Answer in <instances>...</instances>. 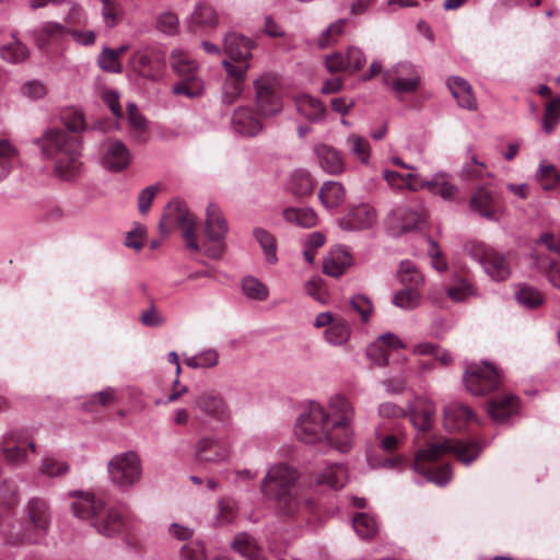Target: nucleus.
Returning <instances> with one entry per match:
<instances>
[{
    "label": "nucleus",
    "instance_id": "obj_1",
    "mask_svg": "<svg viewBox=\"0 0 560 560\" xmlns=\"http://www.w3.org/2000/svg\"><path fill=\"white\" fill-rule=\"evenodd\" d=\"M354 407L341 394L332 395L326 405L311 401L300 415L295 436L304 443H325L347 452L353 442Z\"/></svg>",
    "mask_w": 560,
    "mask_h": 560
},
{
    "label": "nucleus",
    "instance_id": "obj_2",
    "mask_svg": "<svg viewBox=\"0 0 560 560\" xmlns=\"http://www.w3.org/2000/svg\"><path fill=\"white\" fill-rule=\"evenodd\" d=\"M479 452L480 447L476 443L444 440L429 444L427 447L419 450L415 456L412 466L415 471L423 475L427 480L438 486H445L452 478L451 467L443 465L433 470L428 467V464L452 453L458 460L469 465L477 458Z\"/></svg>",
    "mask_w": 560,
    "mask_h": 560
},
{
    "label": "nucleus",
    "instance_id": "obj_3",
    "mask_svg": "<svg viewBox=\"0 0 560 560\" xmlns=\"http://www.w3.org/2000/svg\"><path fill=\"white\" fill-rule=\"evenodd\" d=\"M42 153L55 159L56 174L65 179H73L81 171L79 140L65 128H49L36 140Z\"/></svg>",
    "mask_w": 560,
    "mask_h": 560
},
{
    "label": "nucleus",
    "instance_id": "obj_4",
    "mask_svg": "<svg viewBox=\"0 0 560 560\" xmlns=\"http://www.w3.org/2000/svg\"><path fill=\"white\" fill-rule=\"evenodd\" d=\"M299 472L287 464L272 465L264 479L262 494L275 501L276 510L283 516H293L300 509Z\"/></svg>",
    "mask_w": 560,
    "mask_h": 560
},
{
    "label": "nucleus",
    "instance_id": "obj_5",
    "mask_svg": "<svg viewBox=\"0 0 560 560\" xmlns=\"http://www.w3.org/2000/svg\"><path fill=\"white\" fill-rule=\"evenodd\" d=\"M26 513L30 525L22 530L12 529L5 536L9 545L38 544L46 536L51 523L48 503L43 499L33 498L26 504Z\"/></svg>",
    "mask_w": 560,
    "mask_h": 560
},
{
    "label": "nucleus",
    "instance_id": "obj_6",
    "mask_svg": "<svg viewBox=\"0 0 560 560\" xmlns=\"http://www.w3.org/2000/svg\"><path fill=\"white\" fill-rule=\"evenodd\" d=\"M170 63L173 71L182 79L174 84L172 91L176 95H184L187 98H196L202 95L205 90L203 81L198 75L199 65L189 54L182 49H174L170 56Z\"/></svg>",
    "mask_w": 560,
    "mask_h": 560
},
{
    "label": "nucleus",
    "instance_id": "obj_7",
    "mask_svg": "<svg viewBox=\"0 0 560 560\" xmlns=\"http://www.w3.org/2000/svg\"><path fill=\"white\" fill-rule=\"evenodd\" d=\"M466 254L479 262L490 279L505 281L512 273L510 256L498 252L485 243L471 241L465 245Z\"/></svg>",
    "mask_w": 560,
    "mask_h": 560
},
{
    "label": "nucleus",
    "instance_id": "obj_8",
    "mask_svg": "<svg viewBox=\"0 0 560 560\" xmlns=\"http://www.w3.org/2000/svg\"><path fill=\"white\" fill-rule=\"evenodd\" d=\"M107 472L114 487L129 490L137 486L142 478V460L135 451L117 453L107 463Z\"/></svg>",
    "mask_w": 560,
    "mask_h": 560
},
{
    "label": "nucleus",
    "instance_id": "obj_9",
    "mask_svg": "<svg viewBox=\"0 0 560 560\" xmlns=\"http://www.w3.org/2000/svg\"><path fill=\"white\" fill-rule=\"evenodd\" d=\"M166 224H176L182 230L187 248L196 253L200 250L196 240V218L189 212L185 202L173 200L168 203L163 220L160 223L162 232H166Z\"/></svg>",
    "mask_w": 560,
    "mask_h": 560
},
{
    "label": "nucleus",
    "instance_id": "obj_10",
    "mask_svg": "<svg viewBox=\"0 0 560 560\" xmlns=\"http://www.w3.org/2000/svg\"><path fill=\"white\" fill-rule=\"evenodd\" d=\"M464 382L470 394L482 396L500 386L501 374L490 362L472 363L466 366Z\"/></svg>",
    "mask_w": 560,
    "mask_h": 560
},
{
    "label": "nucleus",
    "instance_id": "obj_11",
    "mask_svg": "<svg viewBox=\"0 0 560 560\" xmlns=\"http://www.w3.org/2000/svg\"><path fill=\"white\" fill-rule=\"evenodd\" d=\"M254 88L256 108L261 117H272L281 113L283 105L278 94V80L275 75L259 77Z\"/></svg>",
    "mask_w": 560,
    "mask_h": 560
},
{
    "label": "nucleus",
    "instance_id": "obj_12",
    "mask_svg": "<svg viewBox=\"0 0 560 560\" xmlns=\"http://www.w3.org/2000/svg\"><path fill=\"white\" fill-rule=\"evenodd\" d=\"M228 232L229 224L223 212L217 205L209 203L206 210L205 234L210 242L215 244L206 249L208 257L218 259L223 255L225 250L223 240Z\"/></svg>",
    "mask_w": 560,
    "mask_h": 560
},
{
    "label": "nucleus",
    "instance_id": "obj_13",
    "mask_svg": "<svg viewBox=\"0 0 560 560\" xmlns=\"http://www.w3.org/2000/svg\"><path fill=\"white\" fill-rule=\"evenodd\" d=\"M384 84L396 94L413 93L420 85V74L409 62H398L383 72Z\"/></svg>",
    "mask_w": 560,
    "mask_h": 560
},
{
    "label": "nucleus",
    "instance_id": "obj_14",
    "mask_svg": "<svg viewBox=\"0 0 560 560\" xmlns=\"http://www.w3.org/2000/svg\"><path fill=\"white\" fill-rule=\"evenodd\" d=\"M194 407L203 417L226 424L232 420V410L224 396L217 390H205L195 400Z\"/></svg>",
    "mask_w": 560,
    "mask_h": 560
},
{
    "label": "nucleus",
    "instance_id": "obj_15",
    "mask_svg": "<svg viewBox=\"0 0 560 560\" xmlns=\"http://www.w3.org/2000/svg\"><path fill=\"white\" fill-rule=\"evenodd\" d=\"M230 455V445L215 436H202L195 445V459L199 464H223Z\"/></svg>",
    "mask_w": 560,
    "mask_h": 560
},
{
    "label": "nucleus",
    "instance_id": "obj_16",
    "mask_svg": "<svg viewBox=\"0 0 560 560\" xmlns=\"http://www.w3.org/2000/svg\"><path fill=\"white\" fill-rule=\"evenodd\" d=\"M132 154L120 140L107 141L102 145V164L109 171L120 172L128 167Z\"/></svg>",
    "mask_w": 560,
    "mask_h": 560
},
{
    "label": "nucleus",
    "instance_id": "obj_17",
    "mask_svg": "<svg viewBox=\"0 0 560 560\" xmlns=\"http://www.w3.org/2000/svg\"><path fill=\"white\" fill-rule=\"evenodd\" d=\"M222 65L228 71V77L223 84L222 98L224 103L233 104L242 95L248 65L235 66L226 60H224Z\"/></svg>",
    "mask_w": 560,
    "mask_h": 560
},
{
    "label": "nucleus",
    "instance_id": "obj_18",
    "mask_svg": "<svg viewBox=\"0 0 560 560\" xmlns=\"http://www.w3.org/2000/svg\"><path fill=\"white\" fill-rule=\"evenodd\" d=\"M406 345L402 340L392 332H386L376 338L366 348V355L377 366H384L388 363L389 350L404 349Z\"/></svg>",
    "mask_w": 560,
    "mask_h": 560
},
{
    "label": "nucleus",
    "instance_id": "obj_19",
    "mask_svg": "<svg viewBox=\"0 0 560 560\" xmlns=\"http://www.w3.org/2000/svg\"><path fill=\"white\" fill-rule=\"evenodd\" d=\"M92 526L98 534L105 537H114L124 530L126 521L119 510L104 505L92 521Z\"/></svg>",
    "mask_w": 560,
    "mask_h": 560
},
{
    "label": "nucleus",
    "instance_id": "obj_20",
    "mask_svg": "<svg viewBox=\"0 0 560 560\" xmlns=\"http://www.w3.org/2000/svg\"><path fill=\"white\" fill-rule=\"evenodd\" d=\"M69 495L74 500L71 503V510L75 517L89 520L91 523L104 508V501L94 494L83 491H71Z\"/></svg>",
    "mask_w": 560,
    "mask_h": 560
},
{
    "label": "nucleus",
    "instance_id": "obj_21",
    "mask_svg": "<svg viewBox=\"0 0 560 560\" xmlns=\"http://www.w3.org/2000/svg\"><path fill=\"white\" fill-rule=\"evenodd\" d=\"M410 420L419 431L431 429L435 418V406L432 400L425 397H417L408 406Z\"/></svg>",
    "mask_w": 560,
    "mask_h": 560
},
{
    "label": "nucleus",
    "instance_id": "obj_22",
    "mask_svg": "<svg viewBox=\"0 0 560 560\" xmlns=\"http://www.w3.org/2000/svg\"><path fill=\"white\" fill-rule=\"evenodd\" d=\"M314 153L318 160L322 170L332 176H337L345 171V160L342 153L334 147L325 143L316 144Z\"/></svg>",
    "mask_w": 560,
    "mask_h": 560
},
{
    "label": "nucleus",
    "instance_id": "obj_23",
    "mask_svg": "<svg viewBox=\"0 0 560 560\" xmlns=\"http://www.w3.org/2000/svg\"><path fill=\"white\" fill-rule=\"evenodd\" d=\"M443 420L447 431L459 432L475 420V415L467 406L454 401L444 408Z\"/></svg>",
    "mask_w": 560,
    "mask_h": 560
},
{
    "label": "nucleus",
    "instance_id": "obj_24",
    "mask_svg": "<svg viewBox=\"0 0 560 560\" xmlns=\"http://www.w3.org/2000/svg\"><path fill=\"white\" fill-rule=\"evenodd\" d=\"M219 16L215 9L206 2L197 3L192 13L187 19V28L191 33L214 28Z\"/></svg>",
    "mask_w": 560,
    "mask_h": 560
},
{
    "label": "nucleus",
    "instance_id": "obj_25",
    "mask_svg": "<svg viewBox=\"0 0 560 560\" xmlns=\"http://www.w3.org/2000/svg\"><path fill=\"white\" fill-rule=\"evenodd\" d=\"M350 252L341 246L334 247L323 262V271L327 276L339 278L352 265Z\"/></svg>",
    "mask_w": 560,
    "mask_h": 560
},
{
    "label": "nucleus",
    "instance_id": "obj_26",
    "mask_svg": "<svg viewBox=\"0 0 560 560\" xmlns=\"http://www.w3.org/2000/svg\"><path fill=\"white\" fill-rule=\"evenodd\" d=\"M253 48L254 42L238 33H229L224 37V51L231 59L247 61Z\"/></svg>",
    "mask_w": 560,
    "mask_h": 560
},
{
    "label": "nucleus",
    "instance_id": "obj_27",
    "mask_svg": "<svg viewBox=\"0 0 560 560\" xmlns=\"http://www.w3.org/2000/svg\"><path fill=\"white\" fill-rule=\"evenodd\" d=\"M375 219V211L370 206L360 205L340 220V226L345 230L368 229L373 225Z\"/></svg>",
    "mask_w": 560,
    "mask_h": 560
},
{
    "label": "nucleus",
    "instance_id": "obj_28",
    "mask_svg": "<svg viewBox=\"0 0 560 560\" xmlns=\"http://www.w3.org/2000/svg\"><path fill=\"white\" fill-rule=\"evenodd\" d=\"M70 28L57 22H45L35 32L34 39L39 49H46L50 43L62 40Z\"/></svg>",
    "mask_w": 560,
    "mask_h": 560
},
{
    "label": "nucleus",
    "instance_id": "obj_29",
    "mask_svg": "<svg viewBox=\"0 0 560 560\" xmlns=\"http://www.w3.org/2000/svg\"><path fill=\"white\" fill-rule=\"evenodd\" d=\"M447 86L457 104L465 109L477 108V100L470 84L460 77H452L447 80Z\"/></svg>",
    "mask_w": 560,
    "mask_h": 560
},
{
    "label": "nucleus",
    "instance_id": "obj_30",
    "mask_svg": "<svg viewBox=\"0 0 560 560\" xmlns=\"http://www.w3.org/2000/svg\"><path fill=\"white\" fill-rule=\"evenodd\" d=\"M232 122L235 130L244 136H257L262 130V124L254 116L248 107H238L235 109Z\"/></svg>",
    "mask_w": 560,
    "mask_h": 560
},
{
    "label": "nucleus",
    "instance_id": "obj_31",
    "mask_svg": "<svg viewBox=\"0 0 560 560\" xmlns=\"http://www.w3.org/2000/svg\"><path fill=\"white\" fill-rule=\"evenodd\" d=\"M315 482L329 489H341L347 482V469L340 464L328 465L316 474Z\"/></svg>",
    "mask_w": 560,
    "mask_h": 560
},
{
    "label": "nucleus",
    "instance_id": "obj_32",
    "mask_svg": "<svg viewBox=\"0 0 560 560\" xmlns=\"http://www.w3.org/2000/svg\"><path fill=\"white\" fill-rule=\"evenodd\" d=\"M518 410V399L514 395H504L489 402V413L495 422H504Z\"/></svg>",
    "mask_w": 560,
    "mask_h": 560
},
{
    "label": "nucleus",
    "instance_id": "obj_33",
    "mask_svg": "<svg viewBox=\"0 0 560 560\" xmlns=\"http://www.w3.org/2000/svg\"><path fill=\"white\" fill-rule=\"evenodd\" d=\"M318 198L326 209H334L342 205L346 200V189L342 184L328 180L322 185L318 191Z\"/></svg>",
    "mask_w": 560,
    "mask_h": 560
},
{
    "label": "nucleus",
    "instance_id": "obj_34",
    "mask_svg": "<svg viewBox=\"0 0 560 560\" xmlns=\"http://www.w3.org/2000/svg\"><path fill=\"white\" fill-rule=\"evenodd\" d=\"M231 548L246 560H266L255 538L247 533L237 534L231 542Z\"/></svg>",
    "mask_w": 560,
    "mask_h": 560
},
{
    "label": "nucleus",
    "instance_id": "obj_35",
    "mask_svg": "<svg viewBox=\"0 0 560 560\" xmlns=\"http://www.w3.org/2000/svg\"><path fill=\"white\" fill-rule=\"evenodd\" d=\"M494 205L493 194L485 187L479 188L470 198L471 209L489 220H497Z\"/></svg>",
    "mask_w": 560,
    "mask_h": 560
},
{
    "label": "nucleus",
    "instance_id": "obj_36",
    "mask_svg": "<svg viewBox=\"0 0 560 560\" xmlns=\"http://www.w3.org/2000/svg\"><path fill=\"white\" fill-rule=\"evenodd\" d=\"M298 112L310 121H319L324 118L326 107L317 98L310 95H300L295 98Z\"/></svg>",
    "mask_w": 560,
    "mask_h": 560
},
{
    "label": "nucleus",
    "instance_id": "obj_37",
    "mask_svg": "<svg viewBox=\"0 0 560 560\" xmlns=\"http://www.w3.org/2000/svg\"><path fill=\"white\" fill-rule=\"evenodd\" d=\"M351 326L342 317L336 319L330 327L324 330V339L327 343L334 347L345 346L351 337Z\"/></svg>",
    "mask_w": 560,
    "mask_h": 560
},
{
    "label": "nucleus",
    "instance_id": "obj_38",
    "mask_svg": "<svg viewBox=\"0 0 560 560\" xmlns=\"http://www.w3.org/2000/svg\"><path fill=\"white\" fill-rule=\"evenodd\" d=\"M514 296L521 306L528 310L538 308L545 302L542 293L526 283L515 285Z\"/></svg>",
    "mask_w": 560,
    "mask_h": 560
},
{
    "label": "nucleus",
    "instance_id": "obj_39",
    "mask_svg": "<svg viewBox=\"0 0 560 560\" xmlns=\"http://www.w3.org/2000/svg\"><path fill=\"white\" fill-rule=\"evenodd\" d=\"M424 188L432 194L440 195L443 199H453L457 194V187L453 185L445 173H438L427 180Z\"/></svg>",
    "mask_w": 560,
    "mask_h": 560
},
{
    "label": "nucleus",
    "instance_id": "obj_40",
    "mask_svg": "<svg viewBox=\"0 0 560 560\" xmlns=\"http://www.w3.org/2000/svg\"><path fill=\"white\" fill-rule=\"evenodd\" d=\"M283 218L289 223L310 229L316 225L317 215L311 208H289L283 211Z\"/></svg>",
    "mask_w": 560,
    "mask_h": 560
},
{
    "label": "nucleus",
    "instance_id": "obj_41",
    "mask_svg": "<svg viewBox=\"0 0 560 560\" xmlns=\"http://www.w3.org/2000/svg\"><path fill=\"white\" fill-rule=\"evenodd\" d=\"M253 234L262 249L266 261L270 265L277 264V243L273 235L261 228L254 229Z\"/></svg>",
    "mask_w": 560,
    "mask_h": 560
},
{
    "label": "nucleus",
    "instance_id": "obj_42",
    "mask_svg": "<svg viewBox=\"0 0 560 560\" xmlns=\"http://www.w3.org/2000/svg\"><path fill=\"white\" fill-rule=\"evenodd\" d=\"M535 176L545 190L560 188V172L550 163L540 162Z\"/></svg>",
    "mask_w": 560,
    "mask_h": 560
},
{
    "label": "nucleus",
    "instance_id": "obj_43",
    "mask_svg": "<svg viewBox=\"0 0 560 560\" xmlns=\"http://www.w3.org/2000/svg\"><path fill=\"white\" fill-rule=\"evenodd\" d=\"M315 182L311 174L305 170H295L291 175L290 189L300 197L307 196L313 192Z\"/></svg>",
    "mask_w": 560,
    "mask_h": 560
},
{
    "label": "nucleus",
    "instance_id": "obj_44",
    "mask_svg": "<svg viewBox=\"0 0 560 560\" xmlns=\"http://www.w3.org/2000/svg\"><path fill=\"white\" fill-rule=\"evenodd\" d=\"M242 292L254 301H265L269 296L268 287L254 276H246L242 280Z\"/></svg>",
    "mask_w": 560,
    "mask_h": 560
},
{
    "label": "nucleus",
    "instance_id": "obj_45",
    "mask_svg": "<svg viewBox=\"0 0 560 560\" xmlns=\"http://www.w3.org/2000/svg\"><path fill=\"white\" fill-rule=\"evenodd\" d=\"M397 277L400 283L404 284L406 288L411 287L420 289L424 281L423 276L411 261L400 262Z\"/></svg>",
    "mask_w": 560,
    "mask_h": 560
},
{
    "label": "nucleus",
    "instance_id": "obj_46",
    "mask_svg": "<svg viewBox=\"0 0 560 560\" xmlns=\"http://www.w3.org/2000/svg\"><path fill=\"white\" fill-rule=\"evenodd\" d=\"M39 474L55 478V477H61L69 471V465L67 462L54 456V455H46L44 456L39 467H38Z\"/></svg>",
    "mask_w": 560,
    "mask_h": 560
},
{
    "label": "nucleus",
    "instance_id": "obj_47",
    "mask_svg": "<svg viewBox=\"0 0 560 560\" xmlns=\"http://www.w3.org/2000/svg\"><path fill=\"white\" fill-rule=\"evenodd\" d=\"M346 19H339L325 28L317 38V46L322 49L336 44L345 32Z\"/></svg>",
    "mask_w": 560,
    "mask_h": 560
},
{
    "label": "nucleus",
    "instance_id": "obj_48",
    "mask_svg": "<svg viewBox=\"0 0 560 560\" xmlns=\"http://www.w3.org/2000/svg\"><path fill=\"white\" fill-rule=\"evenodd\" d=\"M355 533L363 539H371L378 530L375 518L368 513H360L352 520Z\"/></svg>",
    "mask_w": 560,
    "mask_h": 560
},
{
    "label": "nucleus",
    "instance_id": "obj_49",
    "mask_svg": "<svg viewBox=\"0 0 560 560\" xmlns=\"http://www.w3.org/2000/svg\"><path fill=\"white\" fill-rule=\"evenodd\" d=\"M346 143L349 147L351 153L363 164L370 163L371 147L369 141L358 135H349L346 139Z\"/></svg>",
    "mask_w": 560,
    "mask_h": 560
},
{
    "label": "nucleus",
    "instance_id": "obj_50",
    "mask_svg": "<svg viewBox=\"0 0 560 560\" xmlns=\"http://www.w3.org/2000/svg\"><path fill=\"white\" fill-rule=\"evenodd\" d=\"M421 303V293L416 288H404L395 293L393 304L402 310H412Z\"/></svg>",
    "mask_w": 560,
    "mask_h": 560
},
{
    "label": "nucleus",
    "instance_id": "obj_51",
    "mask_svg": "<svg viewBox=\"0 0 560 560\" xmlns=\"http://www.w3.org/2000/svg\"><path fill=\"white\" fill-rule=\"evenodd\" d=\"M185 363L191 369H211L219 363V353L214 349H207L196 355L185 358Z\"/></svg>",
    "mask_w": 560,
    "mask_h": 560
},
{
    "label": "nucleus",
    "instance_id": "obj_52",
    "mask_svg": "<svg viewBox=\"0 0 560 560\" xmlns=\"http://www.w3.org/2000/svg\"><path fill=\"white\" fill-rule=\"evenodd\" d=\"M127 112L130 127L138 132L136 135V140L138 142H145L147 138L143 136V132H145L148 128L145 117L140 113L135 103L127 104Z\"/></svg>",
    "mask_w": 560,
    "mask_h": 560
},
{
    "label": "nucleus",
    "instance_id": "obj_53",
    "mask_svg": "<svg viewBox=\"0 0 560 560\" xmlns=\"http://www.w3.org/2000/svg\"><path fill=\"white\" fill-rule=\"evenodd\" d=\"M0 55L3 60L18 63L28 57V49L20 40L14 39L1 47Z\"/></svg>",
    "mask_w": 560,
    "mask_h": 560
},
{
    "label": "nucleus",
    "instance_id": "obj_54",
    "mask_svg": "<svg viewBox=\"0 0 560 560\" xmlns=\"http://www.w3.org/2000/svg\"><path fill=\"white\" fill-rule=\"evenodd\" d=\"M560 122V95L552 98L545 107L542 130L551 133Z\"/></svg>",
    "mask_w": 560,
    "mask_h": 560
},
{
    "label": "nucleus",
    "instance_id": "obj_55",
    "mask_svg": "<svg viewBox=\"0 0 560 560\" xmlns=\"http://www.w3.org/2000/svg\"><path fill=\"white\" fill-rule=\"evenodd\" d=\"M447 296L454 302H464L477 294L475 287L466 279L457 278L447 291Z\"/></svg>",
    "mask_w": 560,
    "mask_h": 560
},
{
    "label": "nucleus",
    "instance_id": "obj_56",
    "mask_svg": "<svg viewBox=\"0 0 560 560\" xmlns=\"http://www.w3.org/2000/svg\"><path fill=\"white\" fill-rule=\"evenodd\" d=\"M133 70L142 78L158 80L160 72L154 70L150 57L147 54L138 52L131 59Z\"/></svg>",
    "mask_w": 560,
    "mask_h": 560
},
{
    "label": "nucleus",
    "instance_id": "obj_57",
    "mask_svg": "<svg viewBox=\"0 0 560 560\" xmlns=\"http://www.w3.org/2000/svg\"><path fill=\"white\" fill-rule=\"evenodd\" d=\"M18 155V150L8 140H0V182H2L11 172L13 160Z\"/></svg>",
    "mask_w": 560,
    "mask_h": 560
},
{
    "label": "nucleus",
    "instance_id": "obj_58",
    "mask_svg": "<svg viewBox=\"0 0 560 560\" xmlns=\"http://www.w3.org/2000/svg\"><path fill=\"white\" fill-rule=\"evenodd\" d=\"M349 306L351 311L359 314L362 323H368L374 312L372 301L363 294H357L350 298Z\"/></svg>",
    "mask_w": 560,
    "mask_h": 560
},
{
    "label": "nucleus",
    "instance_id": "obj_59",
    "mask_svg": "<svg viewBox=\"0 0 560 560\" xmlns=\"http://www.w3.org/2000/svg\"><path fill=\"white\" fill-rule=\"evenodd\" d=\"M98 66L102 70L112 73H119L122 70V65L118 58V51L109 48H104L97 58Z\"/></svg>",
    "mask_w": 560,
    "mask_h": 560
},
{
    "label": "nucleus",
    "instance_id": "obj_60",
    "mask_svg": "<svg viewBox=\"0 0 560 560\" xmlns=\"http://www.w3.org/2000/svg\"><path fill=\"white\" fill-rule=\"evenodd\" d=\"M155 25L163 34L173 36L178 33L179 20L175 13L166 11L158 15Z\"/></svg>",
    "mask_w": 560,
    "mask_h": 560
},
{
    "label": "nucleus",
    "instance_id": "obj_61",
    "mask_svg": "<svg viewBox=\"0 0 560 560\" xmlns=\"http://www.w3.org/2000/svg\"><path fill=\"white\" fill-rule=\"evenodd\" d=\"M219 512L217 514V521L219 524H228L232 522L236 516V502L231 498L221 499L218 502Z\"/></svg>",
    "mask_w": 560,
    "mask_h": 560
},
{
    "label": "nucleus",
    "instance_id": "obj_62",
    "mask_svg": "<svg viewBox=\"0 0 560 560\" xmlns=\"http://www.w3.org/2000/svg\"><path fill=\"white\" fill-rule=\"evenodd\" d=\"M398 215L402 221L399 225V229L402 232H408L416 229L422 219V215L419 212L409 209L399 210Z\"/></svg>",
    "mask_w": 560,
    "mask_h": 560
},
{
    "label": "nucleus",
    "instance_id": "obj_63",
    "mask_svg": "<svg viewBox=\"0 0 560 560\" xmlns=\"http://www.w3.org/2000/svg\"><path fill=\"white\" fill-rule=\"evenodd\" d=\"M144 236L145 229L143 226H137L127 233L125 245L139 252L143 247Z\"/></svg>",
    "mask_w": 560,
    "mask_h": 560
},
{
    "label": "nucleus",
    "instance_id": "obj_64",
    "mask_svg": "<svg viewBox=\"0 0 560 560\" xmlns=\"http://www.w3.org/2000/svg\"><path fill=\"white\" fill-rule=\"evenodd\" d=\"M346 61L348 69L352 71H358L365 65L366 59L361 49L357 47H351L348 49Z\"/></svg>",
    "mask_w": 560,
    "mask_h": 560
}]
</instances>
